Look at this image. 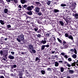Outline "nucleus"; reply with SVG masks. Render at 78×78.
I'll return each mask as SVG.
<instances>
[{"instance_id":"f257e3e1","label":"nucleus","mask_w":78,"mask_h":78,"mask_svg":"<svg viewBox=\"0 0 78 78\" xmlns=\"http://www.w3.org/2000/svg\"><path fill=\"white\" fill-rule=\"evenodd\" d=\"M24 35L22 33L20 35L18 36V38H16V40L18 41V42H21V41H23L24 40Z\"/></svg>"},{"instance_id":"f03ea898","label":"nucleus","mask_w":78,"mask_h":78,"mask_svg":"<svg viewBox=\"0 0 78 78\" xmlns=\"http://www.w3.org/2000/svg\"><path fill=\"white\" fill-rule=\"evenodd\" d=\"M14 70H16V71L17 72H24V69H23V68H22L21 70H20V69H19V68H17L16 69H14Z\"/></svg>"},{"instance_id":"7ed1b4c3","label":"nucleus","mask_w":78,"mask_h":78,"mask_svg":"<svg viewBox=\"0 0 78 78\" xmlns=\"http://www.w3.org/2000/svg\"><path fill=\"white\" fill-rule=\"evenodd\" d=\"M63 64H66V66L69 67H70L71 66H72V65L69 64L68 62H67L66 61H64L63 62Z\"/></svg>"},{"instance_id":"20e7f679","label":"nucleus","mask_w":78,"mask_h":78,"mask_svg":"<svg viewBox=\"0 0 78 78\" xmlns=\"http://www.w3.org/2000/svg\"><path fill=\"white\" fill-rule=\"evenodd\" d=\"M34 11H35L36 12H40V8L36 7L35 8Z\"/></svg>"},{"instance_id":"39448f33","label":"nucleus","mask_w":78,"mask_h":78,"mask_svg":"<svg viewBox=\"0 0 78 78\" xmlns=\"http://www.w3.org/2000/svg\"><path fill=\"white\" fill-rule=\"evenodd\" d=\"M34 8V6H29L27 7V9L28 11H31Z\"/></svg>"},{"instance_id":"423d86ee","label":"nucleus","mask_w":78,"mask_h":78,"mask_svg":"<svg viewBox=\"0 0 78 78\" xmlns=\"http://www.w3.org/2000/svg\"><path fill=\"white\" fill-rule=\"evenodd\" d=\"M68 38H69V39H71L72 41H73V42L74 43V40H73V37L72 36V35H70L69 36Z\"/></svg>"},{"instance_id":"0eeeda50","label":"nucleus","mask_w":78,"mask_h":78,"mask_svg":"<svg viewBox=\"0 0 78 78\" xmlns=\"http://www.w3.org/2000/svg\"><path fill=\"white\" fill-rule=\"evenodd\" d=\"M63 47L62 48H68V46L67 44H63Z\"/></svg>"},{"instance_id":"6e6552de","label":"nucleus","mask_w":78,"mask_h":78,"mask_svg":"<svg viewBox=\"0 0 78 78\" xmlns=\"http://www.w3.org/2000/svg\"><path fill=\"white\" fill-rule=\"evenodd\" d=\"M47 43V41L46 40H42L41 41V44H45Z\"/></svg>"},{"instance_id":"1a4fd4ad","label":"nucleus","mask_w":78,"mask_h":78,"mask_svg":"<svg viewBox=\"0 0 78 78\" xmlns=\"http://www.w3.org/2000/svg\"><path fill=\"white\" fill-rule=\"evenodd\" d=\"M20 2L22 4H24L27 3V0H20Z\"/></svg>"},{"instance_id":"9d476101","label":"nucleus","mask_w":78,"mask_h":78,"mask_svg":"<svg viewBox=\"0 0 78 78\" xmlns=\"http://www.w3.org/2000/svg\"><path fill=\"white\" fill-rule=\"evenodd\" d=\"M30 27H35V24L33 22L30 23Z\"/></svg>"},{"instance_id":"9b49d317","label":"nucleus","mask_w":78,"mask_h":78,"mask_svg":"<svg viewBox=\"0 0 78 78\" xmlns=\"http://www.w3.org/2000/svg\"><path fill=\"white\" fill-rule=\"evenodd\" d=\"M8 58L9 59H13L14 58V57L11 55H9Z\"/></svg>"},{"instance_id":"f8f14e48","label":"nucleus","mask_w":78,"mask_h":78,"mask_svg":"<svg viewBox=\"0 0 78 78\" xmlns=\"http://www.w3.org/2000/svg\"><path fill=\"white\" fill-rule=\"evenodd\" d=\"M28 47L31 50L32 49H34V48H33V46L31 44L29 45Z\"/></svg>"},{"instance_id":"ddd939ff","label":"nucleus","mask_w":78,"mask_h":78,"mask_svg":"<svg viewBox=\"0 0 78 78\" xmlns=\"http://www.w3.org/2000/svg\"><path fill=\"white\" fill-rule=\"evenodd\" d=\"M27 13L28 15H30V16L33 15V13L31 11H28L27 12Z\"/></svg>"},{"instance_id":"4468645a","label":"nucleus","mask_w":78,"mask_h":78,"mask_svg":"<svg viewBox=\"0 0 78 78\" xmlns=\"http://www.w3.org/2000/svg\"><path fill=\"white\" fill-rule=\"evenodd\" d=\"M69 73L71 74H72V73H74V71L73 70H69L68 71Z\"/></svg>"},{"instance_id":"2eb2a0df","label":"nucleus","mask_w":78,"mask_h":78,"mask_svg":"<svg viewBox=\"0 0 78 78\" xmlns=\"http://www.w3.org/2000/svg\"><path fill=\"white\" fill-rule=\"evenodd\" d=\"M4 12L5 14H7L8 12V9H5L4 10Z\"/></svg>"},{"instance_id":"dca6fc26","label":"nucleus","mask_w":78,"mask_h":78,"mask_svg":"<svg viewBox=\"0 0 78 78\" xmlns=\"http://www.w3.org/2000/svg\"><path fill=\"white\" fill-rule=\"evenodd\" d=\"M72 57L74 59H76V57H77V56L76 54H74L72 55Z\"/></svg>"},{"instance_id":"f3484780","label":"nucleus","mask_w":78,"mask_h":78,"mask_svg":"<svg viewBox=\"0 0 78 78\" xmlns=\"http://www.w3.org/2000/svg\"><path fill=\"white\" fill-rule=\"evenodd\" d=\"M59 22L60 25H61V26H64V23L62 21L60 20L59 21Z\"/></svg>"},{"instance_id":"a211bd4d","label":"nucleus","mask_w":78,"mask_h":78,"mask_svg":"<svg viewBox=\"0 0 78 78\" xmlns=\"http://www.w3.org/2000/svg\"><path fill=\"white\" fill-rule=\"evenodd\" d=\"M0 23L1 25H5V22L2 20H0Z\"/></svg>"},{"instance_id":"6ab92c4d","label":"nucleus","mask_w":78,"mask_h":78,"mask_svg":"<svg viewBox=\"0 0 78 78\" xmlns=\"http://www.w3.org/2000/svg\"><path fill=\"white\" fill-rule=\"evenodd\" d=\"M40 58H39L38 57H37L35 59V61H38V63H39V62H40Z\"/></svg>"},{"instance_id":"aec40b11","label":"nucleus","mask_w":78,"mask_h":78,"mask_svg":"<svg viewBox=\"0 0 78 78\" xmlns=\"http://www.w3.org/2000/svg\"><path fill=\"white\" fill-rule=\"evenodd\" d=\"M55 67H58L59 66V63L57 62H55Z\"/></svg>"},{"instance_id":"412c9836","label":"nucleus","mask_w":78,"mask_h":78,"mask_svg":"<svg viewBox=\"0 0 78 78\" xmlns=\"http://www.w3.org/2000/svg\"><path fill=\"white\" fill-rule=\"evenodd\" d=\"M40 29L41 30H42L43 33H44V27L42 26H41L40 27Z\"/></svg>"},{"instance_id":"4be33fe9","label":"nucleus","mask_w":78,"mask_h":78,"mask_svg":"<svg viewBox=\"0 0 78 78\" xmlns=\"http://www.w3.org/2000/svg\"><path fill=\"white\" fill-rule=\"evenodd\" d=\"M35 3L37 5V6H41V4L39 2H36Z\"/></svg>"},{"instance_id":"5701e85b","label":"nucleus","mask_w":78,"mask_h":78,"mask_svg":"<svg viewBox=\"0 0 78 78\" xmlns=\"http://www.w3.org/2000/svg\"><path fill=\"white\" fill-rule=\"evenodd\" d=\"M0 73L1 74H4L5 73V70H0Z\"/></svg>"},{"instance_id":"b1692460","label":"nucleus","mask_w":78,"mask_h":78,"mask_svg":"<svg viewBox=\"0 0 78 78\" xmlns=\"http://www.w3.org/2000/svg\"><path fill=\"white\" fill-rule=\"evenodd\" d=\"M45 45H42L41 48V50H44V49H45Z\"/></svg>"},{"instance_id":"393cba45","label":"nucleus","mask_w":78,"mask_h":78,"mask_svg":"<svg viewBox=\"0 0 78 78\" xmlns=\"http://www.w3.org/2000/svg\"><path fill=\"white\" fill-rule=\"evenodd\" d=\"M53 11L54 13H56V12H59V11L57 9H55Z\"/></svg>"},{"instance_id":"a878e982","label":"nucleus","mask_w":78,"mask_h":78,"mask_svg":"<svg viewBox=\"0 0 78 78\" xmlns=\"http://www.w3.org/2000/svg\"><path fill=\"white\" fill-rule=\"evenodd\" d=\"M74 17L76 19H77L78 18V14H77L76 13H75V14L74 15Z\"/></svg>"},{"instance_id":"bb28decb","label":"nucleus","mask_w":78,"mask_h":78,"mask_svg":"<svg viewBox=\"0 0 78 78\" xmlns=\"http://www.w3.org/2000/svg\"><path fill=\"white\" fill-rule=\"evenodd\" d=\"M17 67V65H14L12 66V69H13L14 68H16Z\"/></svg>"},{"instance_id":"cd10ccee","label":"nucleus","mask_w":78,"mask_h":78,"mask_svg":"<svg viewBox=\"0 0 78 78\" xmlns=\"http://www.w3.org/2000/svg\"><path fill=\"white\" fill-rule=\"evenodd\" d=\"M64 69L63 67H62L60 68V71H61V72H64Z\"/></svg>"},{"instance_id":"c85d7f7f","label":"nucleus","mask_w":78,"mask_h":78,"mask_svg":"<svg viewBox=\"0 0 78 78\" xmlns=\"http://www.w3.org/2000/svg\"><path fill=\"white\" fill-rule=\"evenodd\" d=\"M41 72L42 75H44L45 73V71L44 70H41Z\"/></svg>"},{"instance_id":"c756f323","label":"nucleus","mask_w":78,"mask_h":78,"mask_svg":"<svg viewBox=\"0 0 78 78\" xmlns=\"http://www.w3.org/2000/svg\"><path fill=\"white\" fill-rule=\"evenodd\" d=\"M38 13V16H43V14H42V13L41 12H37Z\"/></svg>"},{"instance_id":"7c9ffc66","label":"nucleus","mask_w":78,"mask_h":78,"mask_svg":"<svg viewBox=\"0 0 78 78\" xmlns=\"http://www.w3.org/2000/svg\"><path fill=\"white\" fill-rule=\"evenodd\" d=\"M57 39L58 40V42H60V44H62V41H61V40H60V39L59 38H57Z\"/></svg>"},{"instance_id":"2f4dec72","label":"nucleus","mask_w":78,"mask_h":78,"mask_svg":"<svg viewBox=\"0 0 78 78\" xmlns=\"http://www.w3.org/2000/svg\"><path fill=\"white\" fill-rule=\"evenodd\" d=\"M76 64H77V66H78V64H76V63H73L71 65L72 66H75Z\"/></svg>"},{"instance_id":"473e14b6","label":"nucleus","mask_w":78,"mask_h":78,"mask_svg":"<svg viewBox=\"0 0 78 78\" xmlns=\"http://www.w3.org/2000/svg\"><path fill=\"white\" fill-rule=\"evenodd\" d=\"M64 58H66V59L67 60V59L69 58V56L67 55H65L64 56Z\"/></svg>"},{"instance_id":"72a5a7b5","label":"nucleus","mask_w":78,"mask_h":78,"mask_svg":"<svg viewBox=\"0 0 78 78\" xmlns=\"http://www.w3.org/2000/svg\"><path fill=\"white\" fill-rule=\"evenodd\" d=\"M48 71H49V72H51L52 70H51V69L50 68H48L47 69Z\"/></svg>"},{"instance_id":"f704fd0d","label":"nucleus","mask_w":78,"mask_h":78,"mask_svg":"<svg viewBox=\"0 0 78 78\" xmlns=\"http://www.w3.org/2000/svg\"><path fill=\"white\" fill-rule=\"evenodd\" d=\"M34 30L35 31H37V30H38V28L37 27H36L35 28L34 27Z\"/></svg>"},{"instance_id":"c9c22d12","label":"nucleus","mask_w":78,"mask_h":78,"mask_svg":"<svg viewBox=\"0 0 78 78\" xmlns=\"http://www.w3.org/2000/svg\"><path fill=\"white\" fill-rule=\"evenodd\" d=\"M65 36L66 37H68V38L69 37V34H67V33L65 34Z\"/></svg>"},{"instance_id":"e433bc0d","label":"nucleus","mask_w":78,"mask_h":78,"mask_svg":"<svg viewBox=\"0 0 78 78\" xmlns=\"http://www.w3.org/2000/svg\"><path fill=\"white\" fill-rule=\"evenodd\" d=\"M18 75L19 76H22L23 75V73H20L18 74Z\"/></svg>"},{"instance_id":"4c0bfd02","label":"nucleus","mask_w":78,"mask_h":78,"mask_svg":"<svg viewBox=\"0 0 78 78\" xmlns=\"http://www.w3.org/2000/svg\"><path fill=\"white\" fill-rule=\"evenodd\" d=\"M31 50H32V51L33 52V53H35L36 52V50L34 49H32Z\"/></svg>"},{"instance_id":"58836bf2","label":"nucleus","mask_w":78,"mask_h":78,"mask_svg":"<svg viewBox=\"0 0 78 78\" xmlns=\"http://www.w3.org/2000/svg\"><path fill=\"white\" fill-rule=\"evenodd\" d=\"M61 6L62 7L66 6V5L65 4H62L61 5Z\"/></svg>"},{"instance_id":"ea45409f","label":"nucleus","mask_w":78,"mask_h":78,"mask_svg":"<svg viewBox=\"0 0 78 78\" xmlns=\"http://www.w3.org/2000/svg\"><path fill=\"white\" fill-rule=\"evenodd\" d=\"M74 52L76 55L77 54V51H76V49H74Z\"/></svg>"},{"instance_id":"a19ab883","label":"nucleus","mask_w":78,"mask_h":78,"mask_svg":"<svg viewBox=\"0 0 78 78\" xmlns=\"http://www.w3.org/2000/svg\"><path fill=\"white\" fill-rule=\"evenodd\" d=\"M68 60L69 62H71L72 61V58H69L68 59Z\"/></svg>"},{"instance_id":"79ce46f5","label":"nucleus","mask_w":78,"mask_h":78,"mask_svg":"<svg viewBox=\"0 0 78 78\" xmlns=\"http://www.w3.org/2000/svg\"><path fill=\"white\" fill-rule=\"evenodd\" d=\"M50 3H51V2L50 1H49L47 2V4L48 5H50Z\"/></svg>"},{"instance_id":"37998d69","label":"nucleus","mask_w":78,"mask_h":78,"mask_svg":"<svg viewBox=\"0 0 78 78\" xmlns=\"http://www.w3.org/2000/svg\"><path fill=\"white\" fill-rule=\"evenodd\" d=\"M7 27L8 28H11V26L10 24H9L7 25Z\"/></svg>"},{"instance_id":"c03bdc74","label":"nucleus","mask_w":78,"mask_h":78,"mask_svg":"<svg viewBox=\"0 0 78 78\" xmlns=\"http://www.w3.org/2000/svg\"><path fill=\"white\" fill-rule=\"evenodd\" d=\"M45 35L46 37H49V36H50V34L47 33Z\"/></svg>"},{"instance_id":"a18cd8bd","label":"nucleus","mask_w":78,"mask_h":78,"mask_svg":"<svg viewBox=\"0 0 78 78\" xmlns=\"http://www.w3.org/2000/svg\"><path fill=\"white\" fill-rule=\"evenodd\" d=\"M9 76H14V74L13 73H11L9 75Z\"/></svg>"},{"instance_id":"49530a36","label":"nucleus","mask_w":78,"mask_h":78,"mask_svg":"<svg viewBox=\"0 0 78 78\" xmlns=\"http://www.w3.org/2000/svg\"><path fill=\"white\" fill-rule=\"evenodd\" d=\"M14 2L15 3H17L18 1L17 0H13Z\"/></svg>"},{"instance_id":"de8ad7c7","label":"nucleus","mask_w":78,"mask_h":78,"mask_svg":"<svg viewBox=\"0 0 78 78\" xmlns=\"http://www.w3.org/2000/svg\"><path fill=\"white\" fill-rule=\"evenodd\" d=\"M51 38H54V40H55V41L56 40V39L55 38V36L52 35L51 37Z\"/></svg>"},{"instance_id":"09e8293b","label":"nucleus","mask_w":78,"mask_h":78,"mask_svg":"<svg viewBox=\"0 0 78 78\" xmlns=\"http://www.w3.org/2000/svg\"><path fill=\"white\" fill-rule=\"evenodd\" d=\"M42 30H38L37 31V33H40V32H42Z\"/></svg>"},{"instance_id":"8fccbe9b","label":"nucleus","mask_w":78,"mask_h":78,"mask_svg":"<svg viewBox=\"0 0 78 78\" xmlns=\"http://www.w3.org/2000/svg\"><path fill=\"white\" fill-rule=\"evenodd\" d=\"M74 50H75V49H71L70 50V51H72V52H73Z\"/></svg>"},{"instance_id":"3c124183","label":"nucleus","mask_w":78,"mask_h":78,"mask_svg":"<svg viewBox=\"0 0 78 78\" xmlns=\"http://www.w3.org/2000/svg\"><path fill=\"white\" fill-rule=\"evenodd\" d=\"M61 55H62V56H63L64 57V56H65V53H61Z\"/></svg>"},{"instance_id":"603ef678","label":"nucleus","mask_w":78,"mask_h":78,"mask_svg":"<svg viewBox=\"0 0 78 78\" xmlns=\"http://www.w3.org/2000/svg\"><path fill=\"white\" fill-rule=\"evenodd\" d=\"M37 36L38 37H40L41 36V34H39L37 35Z\"/></svg>"},{"instance_id":"864d4df0","label":"nucleus","mask_w":78,"mask_h":78,"mask_svg":"<svg viewBox=\"0 0 78 78\" xmlns=\"http://www.w3.org/2000/svg\"><path fill=\"white\" fill-rule=\"evenodd\" d=\"M0 53L1 55H2L3 54V51H0Z\"/></svg>"},{"instance_id":"5fc2aeb1","label":"nucleus","mask_w":78,"mask_h":78,"mask_svg":"<svg viewBox=\"0 0 78 78\" xmlns=\"http://www.w3.org/2000/svg\"><path fill=\"white\" fill-rule=\"evenodd\" d=\"M7 2H10L11 1H13V0H6Z\"/></svg>"},{"instance_id":"6e6d98bb","label":"nucleus","mask_w":78,"mask_h":78,"mask_svg":"<svg viewBox=\"0 0 78 78\" xmlns=\"http://www.w3.org/2000/svg\"><path fill=\"white\" fill-rule=\"evenodd\" d=\"M27 7V5H24L23 6V7L24 8H26V7Z\"/></svg>"},{"instance_id":"4d7b16f0","label":"nucleus","mask_w":78,"mask_h":78,"mask_svg":"<svg viewBox=\"0 0 78 78\" xmlns=\"http://www.w3.org/2000/svg\"><path fill=\"white\" fill-rule=\"evenodd\" d=\"M44 46H45V47H47V48H48V47H50V45L48 44L47 45H44Z\"/></svg>"},{"instance_id":"13d9d810","label":"nucleus","mask_w":78,"mask_h":78,"mask_svg":"<svg viewBox=\"0 0 78 78\" xmlns=\"http://www.w3.org/2000/svg\"><path fill=\"white\" fill-rule=\"evenodd\" d=\"M18 8H20V9H22V6H21V5H19L18 6Z\"/></svg>"},{"instance_id":"bf43d9fd","label":"nucleus","mask_w":78,"mask_h":78,"mask_svg":"<svg viewBox=\"0 0 78 78\" xmlns=\"http://www.w3.org/2000/svg\"><path fill=\"white\" fill-rule=\"evenodd\" d=\"M26 17H27L26 19H30V17L29 16H26Z\"/></svg>"},{"instance_id":"052dcab7","label":"nucleus","mask_w":78,"mask_h":78,"mask_svg":"<svg viewBox=\"0 0 78 78\" xmlns=\"http://www.w3.org/2000/svg\"><path fill=\"white\" fill-rule=\"evenodd\" d=\"M63 42V44H67V43L65 41H64Z\"/></svg>"},{"instance_id":"680f3d73","label":"nucleus","mask_w":78,"mask_h":78,"mask_svg":"<svg viewBox=\"0 0 78 78\" xmlns=\"http://www.w3.org/2000/svg\"><path fill=\"white\" fill-rule=\"evenodd\" d=\"M37 22L38 23H39L40 24H41V21H37Z\"/></svg>"},{"instance_id":"e2e57ef3","label":"nucleus","mask_w":78,"mask_h":78,"mask_svg":"<svg viewBox=\"0 0 78 78\" xmlns=\"http://www.w3.org/2000/svg\"><path fill=\"white\" fill-rule=\"evenodd\" d=\"M26 23H29V22H29V21L27 20L26 21Z\"/></svg>"},{"instance_id":"0e129e2a","label":"nucleus","mask_w":78,"mask_h":78,"mask_svg":"<svg viewBox=\"0 0 78 78\" xmlns=\"http://www.w3.org/2000/svg\"><path fill=\"white\" fill-rule=\"evenodd\" d=\"M11 54H12V55H14V52H11Z\"/></svg>"},{"instance_id":"69168bd1","label":"nucleus","mask_w":78,"mask_h":78,"mask_svg":"<svg viewBox=\"0 0 78 78\" xmlns=\"http://www.w3.org/2000/svg\"><path fill=\"white\" fill-rule=\"evenodd\" d=\"M0 78H5L3 76H0Z\"/></svg>"},{"instance_id":"338daca9","label":"nucleus","mask_w":78,"mask_h":78,"mask_svg":"<svg viewBox=\"0 0 78 78\" xmlns=\"http://www.w3.org/2000/svg\"><path fill=\"white\" fill-rule=\"evenodd\" d=\"M21 54H22V55H24V54H25V53L24 52H22Z\"/></svg>"},{"instance_id":"774afa93","label":"nucleus","mask_w":78,"mask_h":78,"mask_svg":"<svg viewBox=\"0 0 78 78\" xmlns=\"http://www.w3.org/2000/svg\"><path fill=\"white\" fill-rule=\"evenodd\" d=\"M72 3V1H69V3H70V4H71Z\"/></svg>"}]
</instances>
